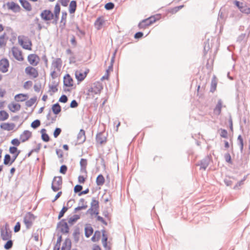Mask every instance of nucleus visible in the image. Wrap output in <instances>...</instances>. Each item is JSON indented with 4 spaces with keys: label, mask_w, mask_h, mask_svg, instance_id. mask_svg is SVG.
Here are the masks:
<instances>
[{
    "label": "nucleus",
    "mask_w": 250,
    "mask_h": 250,
    "mask_svg": "<svg viewBox=\"0 0 250 250\" xmlns=\"http://www.w3.org/2000/svg\"><path fill=\"white\" fill-rule=\"evenodd\" d=\"M103 89V86L101 83L99 82H95L88 89L86 95L90 96L93 94H99Z\"/></svg>",
    "instance_id": "1"
},
{
    "label": "nucleus",
    "mask_w": 250,
    "mask_h": 250,
    "mask_svg": "<svg viewBox=\"0 0 250 250\" xmlns=\"http://www.w3.org/2000/svg\"><path fill=\"white\" fill-rule=\"evenodd\" d=\"M155 16H151L147 19L143 20L138 24L139 29H145L150 25L152 24L157 21Z\"/></svg>",
    "instance_id": "2"
},
{
    "label": "nucleus",
    "mask_w": 250,
    "mask_h": 250,
    "mask_svg": "<svg viewBox=\"0 0 250 250\" xmlns=\"http://www.w3.org/2000/svg\"><path fill=\"white\" fill-rule=\"evenodd\" d=\"M62 184V177L61 176H55L51 184V188L53 191L56 192L61 189Z\"/></svg>",
    "instance_id": "3"
},
{
    "label": "nucleus",
    "mask_w": 250,
    "mask_h": 250,
    "mask_svg": "<svg viewBox=\"0 0 250 250\" xmlns=\"http://www.w3.org/2000/svg\"><path fill=\"white\" fill-rule=\"evenodd\" d=\"M57 228H60L61 232L63 234L68 233L69 231V227L65 219H62L57 223Z\"/></svg>",
    "instance_id": "4"
},
{
    "label": "nucleus",
    "mask_w": 250,
    "mask_h": 250,
    "mask_svg": "<svg viewBox=\"0 0 250 250\" xmlns=\"http://www.w3.org/2000/svg\"><path fill=\"white\" fill-rule=\"evenodd\" d=\"M11 231H8V225L5 224L4 229H1L0 230V237L4 241H7L11 238Z\"/></svg>",
    "instance_id": "5"
},
{
    "label": "nucleus",
    "mask_w": 250,
    "mask_h": 250,
    "mask_svg": "<svg viewBox=\"0 0 250 250\" xmlns=\"http://www.w3.org/2000/svg\"><path fill=\"white\" fill-rule=\"evenodd\" d=\"M40 16L43 21H49L53 19L54 15L50 10L45 9L41 12Z\"/></svg>",
    "instance_id": "6"
},
{
    "label": "nucleus",
    "mask_w": 250,
    "mask_h": 250,
    "mask_svg": "<svg viewBox=\"0 0 250 250\" xmlns=\"http://www.w3.org/2000/svg\"><path fill=\"white\" fill-rule=\"evenodd\" d=\"M9 62L7 59L2 58L0 60V71L6 73L8 70Z\"/></svg>",
    "instance_id": "7"
},
{
    "label": "nucleus",
    "mask_w": 250,
    "mask_h": 250,
    "mask_svg": "<svg viewBox=\"0 0 250 250\" xmlns=\"http://www.w3.org/2000/svg\"><path fill=\"white\" fill-rule=\"evenodd\" d=\"M12 52L14 58L18 61H22L23 58L21 51L17 47L14 46L12 48Z\"/></svg>",
    "instance_id": "8"
},
{
    "label": "nucleus",
    "mask_w": 250,
    "mask_h": 250,
    "mask_svg": "<svg viewBox=\"0 0 250 250\" xmlns=\"http://www.w3.org/2000/svg\"><path fill=\"white\" fill-rule=\"evenodd\" d=\"M210 161V159L209 156H207L204 159L199 162L197 164H196V166H200V169H203L204 170H206L209 164Z\"/></svg>",
    "instance_id": "9"
},
{
    "label": "nucleus",
    "mask_w": 250,
    "mask_h": 250,
    "mask_svg": "<svg viewBox=\"0 0 250 250\" xmlns=\"http://www.w3.org/2000/svg\"><path fill=\"white\" fill-rule=\"evenodd\" d=\"M107 135L105 134L104 132H100L97 134L96 136V141L97 143L100 145L105 143L107 141Z\"/></svg>",
    "instance_id": "10"
},
{
    "label": "nucleus",
    "mask_w": 250,
    "mask_h": 250,
    "mask_svg": "<svg viewBox=\"0 0 250 250\" xmlns=\"http://www.w3.org/2000/svg\"><path fill=\"white\" fill-rule=\"evenodd\" d=\"M27 60L30 64L33 66H36L40 61L39 57L34 54H31L28 55Z\"/></svg>",
    "instance_id": "11"
},
{
    "label": "nucleus",
    "mask_w": 250,
    "mask_h": 250,
    "mask_svg": "<svg viewBox=\"0 0 250 250\" xmlns=\"http://www.w3.org/2000/svg\"><path fill=\"white\" fill-rule=\"evenodd\" d=\"M25 72L27 75L33 77L34 78H37L39 75L37 69L32 66H29L26 67L25 69Z\"/></svg>",
    "instance_id": "12"
},
{
    "label": "nucleus",
    "mask_w": 250,
    "mask_h": 250,
    "mask_svg": "<svg viewBox=\"0 0 250 250\" xmlns=\"http://www.w3.org/2000/svg\"><path fill=\"white\" fill-rule=\"evenodd\" d=\"M6 5L9 9L12 10L15 13L19 12L21 9L19 5L13 1L7 2Z\"/></svg>",
    "instance_id": "13"
},
{
    "label": "nucleus",
    "mask_w": 250,
    "mask_h": 250,
    "mask_svg": "<svg viewBox=\"0 0 250 250\" xmlns=\"http://www.w3.org/2000/svg\"><path fill=\"white\" fill-rule=\"evenodd\" d=\"M73 85V80L69 74H66L63 77V86L71 87Z\"/></svg>",
    "instance_id": "14"
},
{
    "label": "nucleus",
    "mask_w": 250,
    "mask_h": 250,
    "mask_svg": "<svg viewBox=\"0 0 250 250\" xmlns=\"http://www.w3.org/2000/svg\"><path fill=\"white\" fill-rule=\"evenodd\" d=\"M32 136V133L29 130H24L20 136V139L22 143L27 141Z\"/></svg>",
    "instance_id": "15"
},
{
    "label": "nucleus",
    "mask_w": 250,
    "mask_h": 250,
    "mask_svg": "<svg viewBox=\"0 0 250 250\" xmlns=\"http://www.w3.org/2000/svg\"><path fill=\"white\" fill-rule=\"evenodd\" d=\"M15 126V125L14 123H2L0 125V127L1 129L7 130L11 131L12 130Z\"/></svg>",
    "instance_id": "16"
},
{
    "label": "nucleus",
    "mask_w": 250,
    "mask_h": 250,
    "mask_svg": "<svg viewBox=\"0 0 250 250\" xmlns=\"http://www.w3.org/2000/svg\"><path fill=\"white\" fill-rule=\"evenodd\" d=\"M80 170L82 173H87L86 166L87 165V160L86 159L82 158L80 162Z\"/></svg>",
    "instance_id": "17"
},
{
    "label": "nucleus",
    "mask_w": 250,
    "mask_h": 250,
    "mask_svg": "<svg viewBox=\"0 0 250 250\" xmlns=\"http://www.w3.org/2000/svg\"><path fill=\"white\" fill-rule=\"evenodd\" d=\"M71 240L66 238L63 243H62V246L61 248V250H71Z\"/></svg>",
    "instance_id": "18"
},
{
    "label": "nucleus",
    "mask_w": 250,
    "mask_h": 250,
    "mask_svg": "<svg viewBox=\"0 0 250 250\" xmlns=\"http://www.w3.org/2000/svg\"><path fill=\"white\" fill-rule=\"evenodd\" d=\"M85 131L81 129L78 134L77 140L79 142V144H83L85 142Z\"/></svg>",
    "instance_id": "19"
},
{
    "label": "nucleus",
    "mask_w": 250,
    "mask_h": 250,
    "mask_svg": "<svg viewBox=\"0 0 250 250\" xmlns=\"http://www.w3.org/2000/svg\"><path fill=\"white\" fill-rule=\"evenodd\" d=\"M62 65V61L61 58H57L54 60L52 63V65L58 70L61 69Z\"/></svg>",
    "instance_id": "20"
},
{
    "label": "nucleus",
    "mask_w": 250,
    "mask_h": 250,
    "mask_svg": "<svg viewBox=\"0 0 250 250\" xmlns=\"http://www.w3.org/2000/svg\"><path fill=\"white\" fill-rule=\"evenodd\" d=\"M77 1L76 0H73L70 1L68 8L69 12L70 14H74L75 12L77 9Z\"/></svg>",
    "instance_id": "21"
},
{
    "label": "nucleus",
    "mask_w": 250,
    "mask_h": 250,
    "mask_svg": "<svg viewBox=\"0 0 250 250\" xmlns=\"http://www.w3.org/2000/svg\"><path fill=\"white\" fill-rule=\"evenodd\" d=\"M21 6L26 10L30 11L32 10V7L30 3L26 0H19Z\"/></svg>",
    "instance_id": "22"
},
{
    "label": "nucleus",
    "mask_w": 250,
    "mask_h": 250,
    "mask_svg": "<svg viewBox=\"0 0 250 250\" xmlns=\"http://www.w3.org/2000/svg\"><path fill=\"white\" fill-rule=\"evenodd\" d=\"M67 16V13L65 11H63L62 12V17H61V25L60 27H62V28H63L66 25V18Z\"/></svg>",
    "instance_id": "23"
},
{
    "label": "nucleus",
    "mask_w": 250,
    "mask_h": 250,
    "mask_svg": "<svg viewBox=\"0 0 250 250\" xmlns=\"http://www.w3.org/2000/svg\"><path fill=\"white\" fill-rule=\"evenodd\" d=\"M18 41H19V43L22 46L23 48L26 49V50H31L32 49V48H31L32 42H31V41H30V40L28 41L29 44L24 45L23 44L24 41L22 39H21L20 37H18Z\"/></svg>",
    "instance_id": "24"
},
{
    "label": "nucleus",
    "mask_w": 250,
    "mask_h": 250,
    "mask_svg": "<svg viewBox=\"0 0 250 250\" xmlns=\"http://www.w3.org/2000/svg\"><path fill=\"white\" fill-rule=\"evenodd\" d=\"M222 107V101L219 99L218 101L217 104L214 108V112L217 115H220L221 112V109Z\"/></svg>",
    "instance_id": "25"
},
{
    "label": "nucleus",
    "mask_w": 250,
    "mask_h": 250,
    "mask_svg": "<svg viewBox=\"0 0 250 250\" xmlns=\"http://www.w3.org/2000/svg\"><path fill=\"white\" fill-rule=\"evenodd\" d=\"M46 130L45 128H42L41 130L42 134L41 138L43 141L48 142L50 140L49 135L46 133Z\"/></svg>",
    "instance_id": "26"
},
{
    "label": "nucleus",
    "mask_w": 250,
    "mask_h": 250,
    "mask_svg": "<svg viewBox=\"0 0 250 250\" xmlns=\"http://www.w3.org/2000/svg\"><path fill=\"white\" fill-rule=\"evenodd\" d=\"M36 218V217L33 213L31 212H28L24 216L23 221L27 220L33 222V221L35 220Z\"/></svg>",
    "instance_id": "27"
},
{
    "label": "nucleus",
    "mask_w": 250,
    "mask_h": 250,
    "mask_svg": "<svg viewBox=\"0 0 250 250\" xmlns=\"http://www.w3.org/2000/svg\"><path fill=\"white\" fill-rule=\"evenodd\" d=\"M80 232L78 227L75 229L73 233V236L75 243H78L80 240Z\"/></svg>",
    "instance_id": "28"
},
{
    "label": "nucleus",
    "mask_w": 250,
    "mask_h": 250,
    "mask_svg": "<svg viewBox=\"0 0 250 250\" xmlns=\"http://www.w3.org/2000/svg\"><path fill=\"white\" fill-rule=\"evenodd\" d=\"M104 22V18L103 17H98L96 21H95V25L97 26V28L98 29H100L101 28V26Z\"/></svg>",
    "instance_id": "29"
},
{
    "label": "nucleus",
    "mask_w": 250,
    "mask_h": 250,
    "mask_svg": "<svg viewBox=\"0 0 250 250\" xmlns=\"http://www.w3.org/2000/svg\"><path fill=\"white\" fill-rule=\"evenodd\" d=\"M52 110L54 114L58 115L61 111V107L57 103L52 105Z\"/></svg>",
    "instance_id": "30"
},
{
    "label": "nucleus",
    "mask_w": 250,
    "mask_h": 250,
    "mask_svg": "<svg viewBox=\"0 0 250 250\" xmlns=\"http://www.w3.org/2000/svg\"><path fill=\"white\" fill-rule=\"evenodd\" d=\"M105 182V179L103 175L101 174L98 175L96 178V184L97 186H102L104 184Z\"/></svg>",
    "instance_id": "31"
},
{
    "label": "nucleus",
    "mask_w": 250,
    "mask_h": 250,
    "mask_svg": "<svg viewBox=\"0 0 250 250\" xmlns=\"http://www.w3.org/2000/svg\"><path fill=\"white\" fill-rule=\"evenodd\" d=\"M80 218V215L78 214H75L73 216L69 218L68 220V223L70 225H73L74 223H75L78 220H79Z\"/></svg>",
    "instance_id": "32"
},
{
    "label": "nucleus",
    "mask_w": 250,
    "mask_h": 250,
    "mask_svg": "<svg viewBox=\"0 0 250 250\" xmlns=\"http://www.w3.org/2000/svg\"><path fill=\"white\" fill-rule=\"evenodd\" d=\"M12 164L11 156L8 154H6L4 157L3 164L5 165L10 166Z\"/></svg>",
    "instance_id": "33"
},
{
    "label": "nucleus",
    "mask_w": 250,
    "mask_h": 250,
    "mask_svg": "<svg viewBox=\"0 0 250 250\" xmlns=\"http://www.w3.org/2000/svg\"><path fill=\"white\" fill-rule=\"evenodd\" d=\"M75 76L78 81L81 82L83 81L86 76V73H81L76 72L75 73Z\"/></svg>",
    "instance_id": "34"
},
{
    "label": "nucleus",
    "mask_w": 250,
    "mask_h": 250,
    "mask_svg": "<svg viewBox=\"0 0 250 250\" xmlns=\"http://www.w3.org/2000/svg\"><path fill=\"white\" fill-rule=\"evenodd\" d=\"M9 117L8 113L5 110L0 111V121L7 120Z\"/></svg>",
    "instance_id": "35"
},
{
    "label": "nucleus",
    "mask_w": 250,
    "mask_h": 250,
    "mask_svg": "<svg viewBox=\"0 0 250 250\" xmlns=\"http://www.w3.org/2000/svg\"><path fill=\"white\" fill-rule=\"evenodd\" d=\"M85 236L86 238L89 237L93 232V228L90 227H86L85 228Z\"/></svg>",
    "instance_id": "36"
},
{
    "label": "nucleus",
    "mask_w": 250,
    "mask_h": 250,
    "mask_svg": "<svg viewBox=\"0 0 250 250\" xmlns=\"http://www.w3.org/2000/svg\"><path fill=\"white\" fill-rule=\"evenodd\" d=\"M237 144L240 146V149L241 152L243 151L244 143L243 139L241 135H239L237 138Z\"/></svg>",
    "instance_id": "37"
},
{
    "label": "nucleus",
    "mask_w": 250,
    "mask_h": 250,
    "mask_svg": "<svg viewBox=\"0 0 250 250\" xmlns=\"http://www.w3.org/2000/svg\"><path fill=\"white\" fill-rule=\"evenodd\" d=\"M27 95L26 94H17L15 96V100L18 102H23L25 101V98H23V97H26Z\"/></svg>",
    "instance_id": "38"
},
{
    "label": "nucleus",
    "mask_w": 250,
    "mask_h": 250,
    "mask_svg": "<svg viewBox=\"0 0 250 250\" xmlns=\"http://www.w3.org/2000/svg\"><path fill=\"white\" fill-rule=\"evenodd\" d=\"M101 237V232L99 230H96L94 235L91 238V240L93 242L98 241Z\"/></svg>",
    "instance_id": "39"
},
{
    "label": "nucleus",
    "mask_w": 250,
    "mask_h": 250,
    "mask_svg": "<svg viewBox=\"0 0 250 250\" xmlns=\"http://www.w3.org/2000/svg\"><path fill=\"white\" fill-rule=\"evenodd\" d=\"M68 210V208L63 205L62 208L59 212V214L58 216V219L59 220L61 219L64 216V214Z\"/></svg>",
    "instance_id": "40"
},
{
    "label": "nucleus",
    "mask_w": 250,
    "mask_h": 250,
    "mask_svg": "<svg viewBox=\"0 0 250 250\" xmlns=\"http://www.w3.org/2000/svg\"><path fill=\"white\" fill-rule=\"evenodd\" d=\"M37 97H34L33 98H31L30 100H27L25 102V105L27 107H31L33 105V104L36 102L37 101Z\"/></svg>",
    "instance_id": "41"
},
{
    "label": "nucleus",
    "mask_w": 250,
    "mask_h": 250,
    "mask_svg": "<svg viewBox=\"0 0 250 250\" xmlns=\"http://www.w3.org/2000/svg\"><path fill=\"white\" fill-rule=\"evenodd\" d=\"M91 207L95 210H97L99 208V201L96 200L94 198H93L92 199Z\"/></svg>",
    "instance_id": "42"
},
{
    "label": "nucleus",
    "mask_w": 250,
    "mask_h": 250,
    "mask_svg": "<svg viewBox=\"0 0 250 250\" xmlns=\"http://www.w3.org/2000/svg\"><path fill=\"white\" fill-rule=\"evenodd\" d=\"M240 11L247 15L250 14V8L246 4H244L242 7H240Z\"/></svg>",
    "instance_id": "43"
},
{
    "label": "nucleus",
    "mask_w": 250,
    "mask_h": 250,
    "mask_svg": "<svg viewBox=\"0 0 250 250\" xmlns=\"http://www.w3.org/2000/svg\"><path fill=\"white\" fill-rule=\"evenodd\" d=\"M247 177V176H245L243 178L240 180V181L238 182L236 185L233 187L234 189H239L240 188V187L241 185H243L244 184V181L246 180V178Z\"/></svg>",
    "instance_id": "44"
},
{
    "label": "nucleus",
    "mask_w": 250,
    "mask_h": 250,
    "mask_svg": "<svg viewBox=\"0 0 250 250\" xmlns=\"http://www.w3.org/2000/svg\"><path fill=\"white\" fill-rule=\"evenodd\" d=\"M6 35V33H4L0 36V47H4L6 44V41H5Z\"/></svg>",
    "instance_id": "45"
},
{
    "label": "nucleus",
    "mask_w": 250,
    "mask_h": 250,
    "mask_svg": "<svg viewBox=\"0 0 250 250\" xmlns=\"http://www.w3.org/2000/svg\"><path fill=\"white\" fill-rule=\"evenodd\" d=\"M9 109L13 112L16 111H19L21 108V105L19 104H12V107H10V105H9Z\"/></svg>",
    "instance_id": "46"
},
{
    "label": "nucleus",
    "mask_w": 250,
    "mask_h": 250,
    "mask_svg": "<svg viewBox=\"0 0 250 250\" xmlns=\"http://www.w3.org/2000/svg\"><path fill=\"white\" fill-rule=\"evenodd\" d=\"M184 5H180V6H176V7H174L173 8H170L169 10H168V12L171 14H175L176 13H177L179 10H180V9H181L183 7H184Z\"/></svg>",
    "instance_id": "47"
},
{
    "label": "nucleus",
    "mask_w": 250,
    "mask_h": 250,
    "mask_svg": "<svg viewBox=\"0 0 250 250\" xmlns=\"http://www.w3.org/2000/svg\"><path fill=\"white\" fill-rule=\"evenodd\" d=\"M102 231V244L105 245L106 246V243H107L108 237L107 235L105 234V231L104 229H103Z\"/></svg>",
    "instance_id": "48"
},
{
    "label": "nucleus",
    "mask_w": 250,
    "mask_h": 250,
    "mask_svg": "<svg viewBox=\"0 0 250 250\" xmlns=\"http://www.w3.org/2000/svg\"><path fill=\"white\" fill-rule=\"evenodd\" d=\"M215 78L214 77L211 80V86L210 89V92H213L216 88L217 82L215 80Z\"/></svg>",
    "instance_id": "49"
},
{
    "label": "nucleus",
    "mask_w": 250,
    "mask_h": 250,
    "mask_svg": "<svg viewBox=\"0 0 250 250\" xmlns=\"http://www.w3.org/2000/svg\"><path fill=\"white\" fill-rule=\"evenodd\" d=\"M249 34L246 36V34L245 33H242L238 37L237 39V42H241L242 41L246 40L249 37Z\"/></svg>",
    "instance_id": "50"
},
{
    "label": "nucleus",
    "mask_w": 250,
    "mask_h": 250,
    "mask_svg": "<svg viewBox=\"0 0 250 250\" xmlns=\"http://www.w3.org/2000/svg\"><path fill=\"white\" fill-rule=\"evenodd\" d=\"M41 125V121L36 119L34 120L31 124V126L34 129H36Z\"/></svg>",
    "instance_id": "51"
},
{
    "label": "nucleus",
    "mask_w": 250,
    "mask_h": 250,
    "mask_svg": "<svg viewBox=\"0 0 250 250\" xmlns=\"http://www.w3.org/2000/svg\"><path fill=\"white\" fill-rule=\"evenodd\" d=\"M13 245V241L10 239L7 240V241L4 244V248L6 250H9L12 247Z\"/></svg>",
    "instance_id": "52"
},
{
    "label": "nucleus",
    "mask_w": 250,
    "mask_h": 250,
    "mask_svg": "<svg viewBox=\"0 0 250 250\" xmlns=\"http://www.w3.org/2000/svg\"><path fill=\"white\" fill-rule=\"evenodd\" d=\"M86 202H85V204L82 205V206H79L78 207L75 208L74 209L73 213H76L77 211L82 210L85 209L87 208V205H86Z\"/></svg>",
    "instance_id": "53"
},
{
    "label": "nucleus",
    "mask_w": 250,
    "mask_h": 250,
    "mask_svg": "<svg viewBox=\"0 0 250 250\" xmlns=\"http://www.w3.org/2000/svg\"><path fill=\"white\" fill-rule=\"evenodd\" d=\"M224 158L226 162L229 164H232V161L231 160V158L230 154L229 153H227L224 155Z\"/></svg>",
    "instance_id": "54"
},
{
    "label": "nucleus",
    "mask_w": 250,
    "mask_h": 250,
    "mask_svg": "<svg viewBox=\"0 0 250 250\" xmlns=\"http://www.w3.org/2000/svg\"><path fill=\"white\" fill-rule=\"evenodd\" d=\"M115 5L112 2H109L106 3L104 5V8L107 10H110L114 8Z\"/></svg>",
    "instance_id": "55"
},
{
    "label": "nucleus",
    "mask_w": 250,
    "mask_h": 250,
    "mask_svg": "<svg viewBox=\"0 0 250 250\" xmlns=\"http://www.w3.org/2000/svg\"><path fill=\"white\" fill-rule=\"evenodd\" d=\"M210 49L209 45V40H208L207 42H205V45L204 47V53L206 55Z\"/></svg>",
    "instance_id": "56"
},
{
    "label": "nucleus",
    "mask_w": 250,
    "mask_h": 250,
    "mask_svg": "<svg viewBox=\"0 0 250 250\" xmlns=\"http://www.w3.org/2000/svg\"><path fill=\"white\" fill-rule=\"evenodd\" d=\"M220 131V136L223 138H228V131L225 129L221 128Z\"/></svg>",
    "instance_id": "57"
},
{
    "label": "nucleus",
    "mask_w": 250,
    "mask_h": 250,
    "mask_svg": "<svg viewBox=\"0 0 250 250\" xmlns=\"http://www.w3.org/2000/svg\"><path fill=\"white\" fill-rule=\"evenodd\" d=\"M61 11V7L58 3H57L55 6L53 14L60 15Z\"/></svg>",
    "instance_id": "58"
},
{
    "label": "nucleus",
    "mask_w": 250,
    "mask_h": 250,
    "mask_svg": "<svg viewBox=\"0 0 250 250\" xmlns=\"http://www.w3.org/2000/svg\"><path fill=\"white\" fill-rule=\"evenodd\" d=\"M62 132V129L60 128L56 127L53 132V136L54 138H57Z\"/></svg>",
    "instance_id": "59"
},
{
    "label": "nucleus",
    "mask_w": 250,
    "mask_h": 250,
    "mask_svg": "<svg viewBox=\"0 0 250 250\" xmlns=\"http://www.w3.org/2000/svg\"><path fill=\"white\" fill-rule=\"evenodd\" d=\"M18 151H21L18 150L16 146H12L9 147V152L12 154H16Z\"/></svg>",
    "instance_id": "60"
},
{
    "label": "nucleus",
    "mask_w": 250,
    "mask_h": 250,
    "mask_svg": "<svg viewBox=\"0 0 250 250\" xmlns=\"http://www.w3.org/2000/svg\"><path fill=\"white\" fill-rule=\"evenodd\" d=\"M68 101V98L65 95H62L59 98V102L62 103H66Z\"/></svg>",
    "instance_id": "61"
},
{
    "label": "nucleus",
    "mask_w": 250,
    "mask_h": 250,
    "mask_svg": "<svg viewBox=\"0 0 250 250\" xmlns=\"http://www.w3.org/2000/svg\"><path fill=\"white\" fill-rule=\"evenodd\" d=\"M83 189V186L80 185H77L74 188V191L75 193H79Z\"/></svg>",
    "instance_id": "62"
},
{
    "label": "nucleus",
    "mask_w": 250,
    "mask_h": 250,
    "mask_svg": "<svg viewBox=\"0 0 250 250\" xmlns=\"http://www.w3.org/2000/svg\"><path fill=\"white\" fill-rule=\"evenodd\" d=\"M41 83L40 82L37 83L34 85V90L37 92H40V89L41 88Z\"/></svg>",
    "instance_id": "63"
},
{
    "label": "nucleus",
    "mask_w": 250,
    "mask_h": 250,
    "mask_svg": "<svg viewBox=\"0 0 250 250\" xmlns=\"http://www.w3.org/2000/svg\"><path fill=\"white\" fill-rule=\"evenodd\" d=\"M67 166L65 165H62L60 167V172L63 174H65L67 171Z\"/></svg>",
    "instance_id": "64"
}]
</instances>
